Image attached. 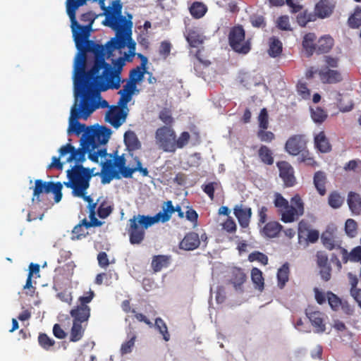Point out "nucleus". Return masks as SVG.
Segmentation results:
<instances>
[{
  "instance_id": "nucleus-63",
  "label": "nucleus",
  "mask_w": 361,
  "mask_h": 361,
  "mask_svg": "<svg viewBox=\"0 0 361 361\" xmlns=\"http://www.w3.org/2000/svg\"><path fill=\"white\" fill-rule=\"evenodd\" d=\"M297 91L302 99H307L310 97V91L305 82H299L297 84Z\"/></svg>"
},
{
  "instance_id": "nucleus-21",
  "label": "nucleus",
  "mask_w": 361,
  "mask_h": 361,
  "mask_svg": "<svg viewBox=\"0 0 361 361\" xmlns=\"http://www.w3.org/2000/svg\"><path fill=\"white\" fill-rule=\"evenodd\" d=\"M306 315L312 325L314 327V332L323 333L326 330L324 314L319 311L306 310Z\"/></svg>"
},
{
  "instance_id": "nucleus-17",
  "label": "nucleus",
  "mask_w": 361,
  "mask_h": 361,
  "mask_svg": "<svg viewBox=\"0 0 361 361\" xmlns=\"http://www.w3.org/2000/svg\"><path fill=\"white\" fill-rule=\"evenodd\" d=\"M71 27L75 45H78L81 42L87 39L92 30L90 28V25H81L77 20L76 23H71Z\"/></svg>"
},
{
  "instance_id": "nucleus-31",
  "label": "nucleus",
  "mask_w": 361,
  "mask_h": 361,
  "mask_svg": "<svg viewBox=\"0 0 361 361\" xmlns=\"http://www.w3.org/2000/svg\"><path fill=\"white\" fill-rule=\"evenodd\" d=\"M282 228V225L278 221H271L264 226L262 233L265 237L273 238L278 236Z\"/></svg>"
},
{
  "instance_id": "nucleus-46",
  "label": "nucleus",
  "mask_w": 361,
  "mask_h": 361,
  "mask_svg": "<svg viewBox=\"0 0 361 361\" xmlns=\"http://www.w3.org/2000/svg\"><path fill=\"white\" fill-rule=\"evenodd\" d=\"M113 210V206L110 205L107 201L103 200L99 203L97 213L99 218L106 219L112 213Z\"/></svg>"
},
{
  "instance_id": "nucleus-49",
  "label": "nucleus",
  "mask_w": 361,
  "mask_h": 361,
  "mask_svg": "<svg viewBox=\"0 0 361 361\" xmlns=\"http://www.w3.org/2000/svg\"><path fill=\"white\" fill-rule=\"evenodd\" d=\"M39 345L44 350H49L55 344V341L45 333H40L38 336Z\"/></svg>"
},
{
  "instance_id": "nucleus-30",
  "label": "nucleus",
  "mask_w": 361,
  "mask_h": 361,
  "mask_svg": "<svg viewBox=\"0 0 361 361\" xmlns=\"http://www.w3.org/2000/svg\"><path fill=\"white\" fill-rule=\"evenodd\" d=\"M116 171L113 169V163L111 160L102 164L101 178L103 184L109 183L116 177Z\"/></svg>"
},
{
  "instance_id": "nucleus-51",
  "label": "nucleus",
  "mask_w": 361,
  "mask_h": 361,
  "mask_svg": "<svg viewBox=\"0 0 361 361\" xmlns=\"http://www.w3.org/2000/svg\"><path fill=\"white\" fill-rule=\"evenodd\" d=\"M326 298L328 302L333 310H338L339 307L343 305V302L336 294L331 291H328L326 293Z\"/></svg>"
},
{
  "instance_id": "nucleus-14",
  "label": "nucleus",
  "mask_w": 361,
  "mask_h": 361,
  "mask_svg": "<svg viewBox=\"0 0 361 361\" xmlns=\"http://www.w3.org/2000/svg\"><path fill=\"white\" fill-rule=\"evenodd\" d=\"M279 170V176L283 181L286 187H292L296 183L294 176V169L292 166L287 161H279L277 163Z\"/></svg>"
},
{
  "instance_id": "nucleus-38",
  "label": "nucleus",
  "mask_w": 361,
  "mask_h": 361,
  "mask_svg": "<svg viewBox=\"0 0 361 361\" xmlns=\"http://www.w3.org/2000/svg\"><path fill=\"white\" fill-rule=\"evenodd\" d=\"M283 51V44L281 40L273 36L269 39L268 53L271 57H277L280 56Z\"/></svg>"
},
{
  "instance_id": "nucleus-11",
  "label": "nucleus",
  "mask_w": 361,
  "mask_h": 361,
  "mask_svg": "<svg viewBox=\"0 0 361 361\" xmlns=\"http://www.w3.org/2000/svg\"><path fill=\"white\" fill-rule=\"evenodd\" d=\"M116 32V36L108 41L104 48V59H109L113 56V52L116 49L124 48L126 46L127 40L130 39L131 30H114Z\"/></svg>"
},
{
  "instance_id": "nucleus-25",
  "label": "nucleus",
  "mask_w": 361,
  "mask_h": 361,
  "mask_svg": "<svg viewBox=\"0 0 361 361\" xmlns=\"http://www.w3.org/2000/svg\"><path fill=\"white\" fill-rule=\"evenodd\" d=\"M247 279L243 270L238 267H233L231 271L230 282L233 285L235 289L242 290V286Z\"/></svg>"
},
{
  "instance_id": "nucleus-37",
  "label": "nucleus",
  "mask_w": 361,
  "mask_h": 361,
  "mask_svg": "<svg viewBox=\"0 0 361 361\" xmlns=\"http://www.w3.org/2000/svg\"><path fill=\"white\" fill-rule=\"evenodd\" d=\"M296 22L302 27L310 22H314L317 20V14L314 12L309 11L307 9H303L296 16Z\"/></svg>"
},
{
  "instance_id": "nucleus-54",
  "label": "nucleus",
  "mask_w": 361,
  "mask_h": 361,
  "mask_svg": "<svg viewBox=\"0 0 361 361\" xmlns=\"http://www.w3.org/2000/svg\"><path fill=\"white\" fill-rule=\"evenodd\" d=\"M187 40L190 45L192 47H197L203 42L202 39L200 38V35L195 31L189 32L187 37Z\"/></svg>"
},
{
  "instance_id": "nucleus-59",
  "label": "nucleus",
  "mask_w": 361,
  "mask_h": 361,
  "mask_svg": "<svg viewBox=\"0 0 361 361\" xmlns=\"http://www.w3.org/2000/svg\"><path fill=\"white\" fill-rule=\"evenodd\" d=\"M171 47L172 45L170 42H161L159 49V55L161 56L164 59H166L171 53Z\"/></svg>"
},
{
  "instance_id": "nucleus-50",
  "label": "nucleus",
  "mask_w": 361,
  "mask_h": 361,
  "mask_svg": "<svg viewBox=\"0 0 361 361\" xmlns=\"http://www.w3.org/2000/svg\"><path fill=\"white\" fill-rule=\"evenodd\" d=\"M338 100L337 106L339 110L342 112H348L352 110L353 104L350 98L348 96H341Z\"/></svg>"
},
{
  "instance_id": "nucleus-27",
  "label": "nucleus",
  "mask_w": 361,
  "mask_h": 361,
  "mask_svg": "<svg viewBox=\"0 0 361 361\" xmlns=\"http://www.w3.org/2000/svg\"><path fill=\"white\" fill-rule=\"evenodd\" d=\"M135 92H138L137 85L127 81L126 84L124 85L123 88L118 92V94L121 95L119 99L124 105H128Z\"/></svg>"
},
{
  "instance_id": "nucleus-60",
  "label": "nucleus",
  "mask_w": 361,
  "mask_h": 361,
  "mask_svg": "<svg viewBox=\"0 0 361 361\" xmlns=\"http://www.w3.org/2000/svg\"><path fill=\"white\" fill-rule=\"evenodd\" d=\"M322 240L324 246L329 250H332L336 247V245L334 243V240L333 238V236L331 233H323L322 235Z\"/></svg>"
},
{
  "instance_id": "nucleus-58",
  "label": "nucleus",
  "mask_w": 361,
  "mask_h": 361,
  "mask_svg": "<svg viewBox=\"0 0 361 361\" xmlns=\"http://www.w3.org/2000/svg\"><path fill=\"white\" fill-rule=\"evenodd\" d=\"M257 136L262 142H271L275 139V135L272 132L266 130H259Z\"/></svg>"
},
{
  "instance_id": "nucleus-45",
  "label": "nucleus",
  "mask_w": 361,
  "mask_h": 361,
  "mask_svg": "<svg viewBox=\"0 0 361 361\" xmlns=\"http://www.w3.org/2000/svg\"><path fill=\"white\" fill-rule=\"evenodd\" d=\"M344 198L341 197L338 192L333 191L330 192L328 198V203L331 207L338 209L342 206Z\"/></svg>"
},
{
  "instance_id": "nucleus-41",
  "label": "nucleus",
  "mask_w": 361,
  "mask_h": 361,
  "mask_svg": "<svg viewBox=\"0 0 361 361\" xmlns=\"http://www.w3.org/2000/svg\"><path fill=\"white\" fill-rule=\"evenodd\" d=\"M258 156L265 164L271 165L274 163L273 153L266 145H262L258 150Z\"/></svg>"
},
{
  "instance_id": "nucleus-2",
  "label": "nucleus",
  "mask_w": 361,
  "mask_h": 361,
  "mask_svg": "<svg viewBox=\"0 0 361 361\" xmlns=\"http://www.w3.org/2000/svg\"><path fill=\"white\" fill-rule=\"evenodd\" d=\"M75 46L78 52L74 61L73 81L99 75L101 71L105 72L106 69L109 73L114 72L116 70L117 61L120 59L123 61V66L126 65V60L132 61L128 55H126V58L119 57L113 59L112 66L104 61L103 45L87 39Z\"/></svg>"
},
{
  "instance_id": "nucleus-6",
  "label": "nucleus",
  "mask_w": 361,
  "mask_h": 361,
  "mask_svg": "<svg viewBox=\"0 0 361 361\" xmlns=\"http://www.w3.org/2000/svg\"><path fill=\"white\" fill-rule=\"evenodd\" d=\"M274 204L281 215V220L286 224L297 221L305 213V204L298 194L292 197L289 203L281 193L276 192Z\"/></svg>"
},
{
  "instance_id": "nucleus-10",
  "label": "nucleus",
  "mask_w": 361,
  "mask_h": 361,
  "mask_svg": "<svg viewBox=\"0 0 361 361\" xmlns=\"http://www.w3.org/2000/svg\"><path fill=\"white\" fill-rule=\"evenodd\" d=\"M94 295V292L90 289L89 291L85 293L84 295L78 298V305L70 311L73 322L87 324L91 311L88 303L92 300Z\"/></svg>"
},
{
  "instance_id": "nucleus-24",
  "label": "nucleus",
  "mask_w": 361,
  "mask_h": 361,
  "mask_svg": "<svg viewBox=\"0 0 361 361\" xmlns=\"http://www.w3.org/2000/svg\"><path fill=\"white\" fill-rule=\"evenodd\" d=\"M55 183L51 181H44L41 179H37L35 182V187L33 189L32 202H39V196L42 193H49Z\"/></svg>"
},
{
  "instance_id": "nucleus-47",
  "label": "nucleus",
  "mask_w": 361,
  "mask_h": 361,
  "mask_svg": "<svg viewBox=\"0 0 361 361\" xmlns=\"http://www.w3.org/2000/svg\"><path fill=\"white\" fill-rule=\"evenodd\" d=\"M80 7L75 0H67L66 11L70 18L71 23H76V11Z\"/></svg>"
},
{
  "instance_id": "nucleus-43",
  "label": "nucleus",
  "mask_w": 361,
  "mask_h": 361,
  "mask_svg": "<svg viewBox=\"0 0 361 361\" xmlns=\"http://www.w3.org/2000/svg\"><path fill=\"white\" fill-rule=\"evenodd\" d=\"M251 279L255 285V288L261 291L264 289V278L262 276V272L259 269L255 267L252 269Z\"/></svg>"
},
{
  "instance_id": "nucleus-36",
  "label": "nucleus",
  "mask_w": 361,
  "mask_h": 361,
  "mask_svg": "<svg viewBox=\"0 0 361 361\" xmlns=\"http://www.w3.org/2000/svg\"><path fill=\"white\" fill-rule=\"evenodd\" d=\"M124 142L129 151H135L141 148V142L133 131L129 130L125 133Z\"/></svg>"
},
{
  "instance_id": "nucleus-5",
  "label": "nucleus",
  "mask_w": 361,
  "mask_h": 361,
  "mask_svg": "<svg viewBox=\"0 0 361 361\" xmlns=\"http://www.w3.org/2000/svg\"><path fill=\"white\" fill-rule=\"evenodd\" d=\"M154 137L159 149L173 153L177 149H183L189 143L190 135L188 132L183 131L176 138V132L172 127L161 126L157 129Z\"/></svg>"
},
{
  "instance_id": "nucleus-48",
  "label": "nucleus",
  "mask_w": 361,
  "mask_h": 361,
  "mask_svg": "<svg viewBox=\"0 0 361 361\" xmlns=\"http://www.w3.org/2000/svg\"><path fill=\"white\" fill-rule=\"evenodd\" d=\"M154 326L159 333L163 336V338L165 341L170 340V334L168 331L167 326L165 322L160 317L155 319Z\"/></svg>"
},
{
  "instance_id": "nucleus-3",
  "label": "nucleus",
  "mask_w": 361,
  "mask_h": 361,
  "mask_svg": "<svg viewBox=\"0 0 361 361\" xmlns=\"http://www.w3.org/2000/svg\"><path fill=\"white\" fill-rule=\"evenodd\" d=\"M111 131L105 126L99 128H89L80 138L81 147L75 149L73 147L71 154L67 158V161H75L76 164H81L85 160V154L93 162L97 163L99 157H106V149L104 147L110 138Z\"/></svg>"
},
{
  "instance_id": "nucleus-40",
  "label": "nucleus",
  "mask_w": 361,
  "mask_h": 361,
  "mask_svg": "<svg viewBox=\"0 0 361 361\" xmlns=\"http://www.w3.org/2000/svg\"><path fill=\"white\" fill-rule=\"evenodd\" d=\"M348 25L352 29H357L361 26V6H357L354 12L348 19Z\"/></svg>"
},
{
  "instance_id": "nucleus-15",
  "label": "nucleus",
  "mask_w": 361,
  "mask_h": 361,
  "mask_svg": "<svg viewBox=\"0 0 361 361\" xmlns=\"http://www.w3.org/2000/svg\"><path fill=\"white\" fill-rule=\"evenodd\" d=\"M285 149L288 154L297 156L306 149V142L302 135H295L286 141Z\"/></svg>"
},
{
  "instance_id": "nucleus-32",
  "label": "nucleus",
  "mask_w": 361,
  "mask_h": 361,
  "mask_svg": "<svg viewBox=\"0 0 361 361\" xmlns=\"http://www.w3.org/2000/svg\"><path fill=\"white\" fill-rule=\"evenodd\" d=\"M326 176L324 171H318L315 172L313 178L314 185L318 193L322 196H324L326 192Z\"/></svg>"
},
{
  "instance_id": "nucleus-61",
  "label": "nucleus",
  "mask_w": 361,
  "mask_h": 361,
  "mask_svg": "<svg viewBox=\"0 0 361 361\" xmlns=\"http://www.w3.org/2000/svg\"><path fill=\"white\" fill-rule=\"evenodd\" d=\"M248 259L250 262L258 261L264 265H266L268 263L267 256L260 252H252L251 254H250Z\"/></svg>"
},
{
  "instance_id": "nucleus-20",
  "label": "nucleus",
  "mask_w": 361,
  "mask_h": 361,
  "mask_svg": "<svg viewBox=\"0 0 361 361\" xmlns=\"http://www.w3.org/2000/svg\"><path fill=\"white\" fill-rule=\"evenodd\" d=\"M200 245L199 235L195 232H189L186 233L183 239L180 243L181 250L190 251L197 249Z\"/></svg>"
},
{
  "instance_id": "nucleus-19",
  "label": "nucleus",
  "mask_w": 361,
  "mask_h": 361,
  "mask_svg": "<svg viewBox=\"0 0 361 361\" xmlns=\"http://www.w3.org/2000/svg\"><path fill=\"white\" fill-rule=\"evenodd\" d=\"M335 8V4L332 0H320L314 8V13L317 18H325L331 15Z\"/></svg>"
},
{
  "instance_id": "nucleus-12",
  "label": "nucleus",
  "mask_w": 361,
  "mask_h": 361,
  "mask_svg": "<svg viewBox=\"0 0 361 361\" xmlns=\"http://www.w3.org/2000/svg\"><path fill=\"white\" fill-rule=\"evenodd\" d=\"M134 160L136 163V166L134 168L127 167L126 160L123 154L121 156H116L114 158L113 163V168L117 167L123 178H131L133 174L135 171H138L144 177L149 176V171L147 168L142 166V163L138 157H135Z\"/></svg>"
},
{
  "instance_id": "nucleus-18",
  "label": "nucleus",
  "mask_w": 361,
  "mask_h": 361,
  "mask_svg": "<svg viewBox=\"0 0 361 361\" xmlns=\"http://www.w3.org/2000/svg\"><path fill=\"white\" fill-rule=\"evenodd\" d=\"M136 327L133 324H129L126 328L128 340L122 343L120 349L121 355H126L132 352L137 338Z\"/></svg>"
},
{
  "instance_id": "nucleus-35",
  "label": "nucleus",
  "mask_w": 361,
  "mask_h": 361,
  "mask_svg": "<svg viewBox=\"0 0 361 361\" xmlns=\"http://www.w3.org/2000/svg\"><path fill=\"white\" fill-rule=\"evenodd\" d=\"M334 46V39L327 35L320 37L317 42L316 53L318 54L328 53Z\"/></svg>"
},
{
  "instance_id": "nucleus-52",
  "label": "nucleus",
  "mask_w": 361,
  "mask_h": 361,
  "mask_svg": "<svg viewBox=\"0 0 361 361\" xmlns=\"http://www.w3.org/2000/svg\"><path fill=\"white\" fill-rule=\"evenodd\" d=\"M250 22L252 27L256 28H265L267 22L263 16L253 15L250 18Z\"/></svg>"
},
{
  "instance_id": "nucleus-39",
  "label": "nucleus",
  "mask_w": 361,
  "mask_h": 361,
  "mask_svg": "<svg viewBox=\"0 0 361 361\" xmlns=\"http://www.w3.org/2000/svg\"><path fill=\"white\" fill-rule=\"evenodd\" d=\"M189 10L194 18L199 19L205 15L207 7L202 2L195 1L192 4Z\"/></svg>"
},
{
  "instance_id": "nucleus-1",
  "label": "nucleus",
  "mask_w": 361,
  "mask_h": 361,
  "mask_svg": "<svg viewBox=\"0 0 361 361\" xmlns=\"http://www.w3.org/2000/svg\"><path fill=\"white\" fill-rule=\"evenodd\" d=\"M116 70L114 72H102L101 75L73 81L75 102L70 113H93L99 108H107L109 104L102 99L99 90H118L121 80L123 62L117 61Z\"/></svg>"
},
{
  "instance_id": "nucleus-55",
  "label": "nucleus",
  "mask_w": 361,
  "mask_h": 361,
  "mask_svg": "<svg viewBox=\"0 0 361 361\" xmlns=\"http://www.w3.org/2000/svg\"><path fill=\"white\" fill-rule=\"evenodd\" d=\"M219 185L217 182H210L207 184H204L202 185V189L205 192L211 200H214V191L217 186Z\"/></svg>"
},
{
  "instance_id": "nucleus-33",
  "label": "nucleus",
  "mask_w": 361,
  "mask_h": 361,
  "mask_svg": "<svg viewBox=\"0 0 361 361\" xmlns=\"http://www.w3.org/2000/svg\"><path fill=\"white\" fill-rule=\"evenodd\" d=\"M171 257L168 255H154L152 257L151 267L154 272H159L163 268H166L170 263Z\"/></svg>"
},
{
  "instance_id": "nucleus-13",
  "label": "nucleus",
  "mask_w": 361,
  "mask_h": 361,
  "mask_svg": "<svg viewBox=\"0 0 361 361\" xmlns=\"http://www.w3.org/2000/svg\"><path fill=\"white\" fill-rule=\"evenodd\" d=\"M69 126L68 128V133H74L79 135L81 133L85 134L89 128H99V127L89 126L87 127L85 124H82L78 121V119L82 118L87 120L91 114H70Z\"/></svg>"
},
{
  "instance_id": "nucleus-34",
  "label": "nucleus",
  "mask_w": 361,
  "mask_h": 361,
  "mask_svg": "<svg viewBox=\"0 0 361 361\" xmlns=\"http://www.w3.org/2000/svg\"><path fill=\"white\" fill-rule=\"evenodd\" d=\"M87 326V324L73 322V326L70 332L69 340L71 342H78L82 339Z\"/></svg>"
},
{
  "instance_id": "nucleus-9",
  "label": "nucleus",
  "mask_w": 361,
  "mask_h": 361,
  "mask_svg": "<svg viewBox=\"0 0 361 361\" xmlns=\"http://www.w3.org/2000/svg\"><path fill=\"white\" fill-rule=\"evenodd\" d=\"M228 39L231 48L238 54H247L252 49V39H245V30L241 25L231 28Z\"/></svg>"
},
{
  "instance_id": "nucleus-4",
  "label": "nucleus",
  "mask_w": 361,
  "mask_h": 361,
  "mask_svg": "<svg viewBox=\"0 0 361 361\" xmlns=\"http://www.w3.org/2000/svg\"><path fill=\"white\" fill-rule=\"evenodd\" d=\"M163 211L159 212L154 216L137 214L130 218L127 224L126 231L129 236L131 245L141 244L145 238V230L159 221L163 223L169 221L171 215L175 212L172 202L169 200L165 202Z\"/></svg>"
},
{
  "instance_id": "nucleus-62",
  "label": "nucleus",
  "mask_w": 361,
  "mask_h": 361,
  "mask_svg": "<svg viewBox=\"0 0 361 361\" xmlns=\"http://www.w3.org/2000/svg\"><path fill=\"white\" fill-rule=\"evenodd\" d=\"M128 105H124L119 99L117 105L111 106L106 113H128Z\"/></svg>"
},
{
  "instance_id": "nucleus-28",
  "label": "nucleus",
  "mask_w": 361,
  "mask_h": 361,
  "mask_svg": "<svg viewBox=\"0 0 361 361\" xmlns=\"http://www.w3.org/2000/svg\"><path fill=\"white\" fill-rule=\"evenodd\" d=\"M314 141L315 147L320 152L326 153L331 150V145L324 131H321L316 135Z\"/></svg>"
},
{
  "instance_id": "nucleus-29",
  "label": "nucleus",
  "mask_w": 361,
  "mask_h": 361,
  "mask_svg": "<svg viewBox=\"0 0 361 361\" xmlns=\"http://www.w3.org/2000/svg\"><path fill=\"white\" fill-rule=\"evenodd\" d=\"M347 202L353 214L360 215L361 214V197L358 193L350 191L348 195Z\"/></svg>"
},
{
  "instance_id": "nucleus-7",
  "label": "nucleus",
  "mask_w": 361,
  "mask_h": 361,
  "mask_svg": "<svg viewBox=\"0 0 361 361\" xmlns=\"http://www.w3.org/2000/svg\"><path fill=\"white\" fill-rule=\"evenodd\" d=\"M94 168H86L82 164H75L67 171L68 181L64 182L63 185L72 189V195H81L90 188L91 178L99 174L94 173Z\"/></svg>"
},
{
  "instance_id": "nucleus-56",
  "label": "nucleus",
  "mask_w": 361,
  "mask_h": 361,
  "mask_svg": "<svg viewBox=\"0 0 361 361\" xmlns=\"http://www.w3.org/2000/svg\"><path fill=\"white\" fill-rule=\"evenodd\" d=\"M357 223L354 219H348L345 221V231L350 237L355 236L357 233Z\"/></svg>"
},
{
  "instance_id": "nucleus-22",
  "label": "nucleus",
  "mask_w": 361,
  "mask_h": 361,
  "mask_svg": "<svg viewBox=\"0 0 361 361\" xmlns=\"http://www.w3.org/2000/svg\"><path fill=\"white\" fill-rule=\"evenodd\" d=\"M138 56L142 60L141 66H137L136 68L130 70L129 73L128 82L137 85V84L143 78L144 75L146 72L145 65L147 62V59L141 54H138Z\"/></svg>"
},
{
  "instance_id": "nucleus-53",
  "label": "nucleus",
  "mask_w": 361,
  "mask_h": 361,
  "mask_svg": "<svg viewBox=\"0 0 361 361\" xmlns=\"http://www.w3.org/2000/svg\"><path fill=\"white\" fill-rule=\"evenodd\" d=\"M277 27L284 31H291L292 28L290 24L289 17L286 15L281 16L276 21Z\"/></svg>"
},
{
  "instance_id": "nucleus-64",
  "label": "nucleus",
  "mask_w": 361,
  "mask_h": 361,
  "mask_svg": "<svg viewBox=\"0 0 361 361\" xmlns=\"http://www.w3.org/2000/svg\"><path fill=\"white\" fill-rule=\"evenodd\" d=\"M87 234V233L85 232V229L81 227V225H76L72 231L71 239L79 240L85 238Z\"/></svg>"
},
{
  "instance_id": "nucleus-16",
  "label": "nucleus",
  "mask_w": 361,
  "mask_h": 361,
  "mask_svg": "<svg viewBox=\"0 0 361 361\" xmlns=\"http://www.w3.org/2000/svg\"><path fill=\"white\" fill-rule=\"evenodd\" d=\"M321 82L324 84H336L343 80L341 73L338 70H332L324 67L318 71Z\"/></svg>"
},
{
  "instance_id": "nucleus-42",
  "label": "nucleus",
  "mask_w": 361,
  "mask_h": 361,
  "mask_svg": "<svg viewBox=\"0 0 361 361\" xmlns=\"http://www.w3.org/2000/svg\"><path fill=\"white\" fill-rule=\"evenodd\" d=\"M128 114H105V121L109 123L114 128H119L126 122Z\"/></svg>"
},
{
  "instance_id": "nucleus-57",
  "label": "nucleus",
  "mask_w": 361,
  "mask_h": 361,
  "mask_svg": "<svg viewBox=\"0 0 361 361\" xmlns=\"http://www.w3.org/2000/svg\"><path fill=\"white\" fill-rule=\"evenodd\" d=\"M300 157V161L305 163L307 166H314L317 165V161L314 159L313 157L310 156V153L306 150V149H304V151L301 152L299 154Z\"/></svg>"
},
{
  "instance_id": "nucleus-8",
  "label": "nucleus",
  "mask_w": 361,
  "mask_h": 361,
  "mask_svg": "<svg viewBox=\"0 0 361 361\" xmlns=\"http://www.w3.org/2000/svg\"><path fill=\"white\" fill-rule=\"evenodd\" d=\"M122 4L120 0L112 2V8L106 10L104 25L111 27L113 30H131L133 23L130 20L131 15H129V20L121 16Z\"/></svg>"
},
{
  "instance_id": "nucleus-44",
  "label": "nucleus",
  "mask_w": 361,
  "mask_h": 361,
  "mask_svg": "<svg viewBox=\"0 0 361 361\" xmlns=\"http://www.w3.org/2000/svg\"><path fill=\"white\" fill-rule=\"evenodd\" d=\"M289 267L288 264H284L277 272L278 286L283 288L286 283L288 281Z\"/></svg>"
},
{
  "instance_id": "nucleus-23",
  "label": "nucleus",
  "mask_w": 361,
  "mask_h": 361,
  "mask_svg": "<svg viewBox=\"0 0 361 361\" xmlns=\"http://www.w3.org/2000/svg\"><path fill=\"white\" fill-rule=\"evenodd\" d=\"M233 212L240 226L247 228L252 214L251 208H243L241 206L236 205L233 209Z\"/></svg>"
},
{
  "instance_id": "nucleus-26",
  "label": "nucleus",
  "mask_w": 361,
  "mask_h": 361,
  "mask_svg": "<svg viewBox=\"0 0 361 361\" xmlns=\"http://www.w3.org/2000/svg\"><path fill=\"white\" fill-rule=\"evenodd\" d=\"M316 39L317 37L313 32L307 33L303 37L302 45L307 57L312 56L316 52Z\"/></svg>"
}]
</instances>
